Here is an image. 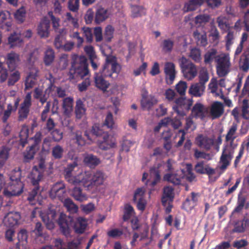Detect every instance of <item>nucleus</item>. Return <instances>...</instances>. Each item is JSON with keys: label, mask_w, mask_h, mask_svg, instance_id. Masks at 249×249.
Returning a JSON list of instances; mask_svg holds the SVG:
<instances>
[{"label": "nucleus", "mask_w": 249, "mask_h": 249, "mask_svg": "<svg viewBox=\"0 0 249 249\" xmlns=\"http://www.w3.org/2000/svg\"><path fill=\"white\" fill-rule=\"evenodd\" d=\"M121 65L118 63L117 58L112 55H107L106 62L102 69L99 72H95L94 75L95 86L105 92L109 88L110 83L106 80V77H112L113 73L117 75L121 70Z\"/></svg>", "instance_id": "1"}, {"label": "nucleus", "mask_w": 249, "mask_h": 249, "mask_svg": "<svg viewBox=\"0 0 249 249\" xmlns=\"http://www.w3.org/2000/svg\"><path fill=\"white\" fill-rule=\"evenodd\" d=\"M89 72L87 58L84 56L74 55L68 74L69 79L70 80L83 79L89 75Z\"/></svg>", "instance_id": "2"}, {"label": "nucleus", "mask_w": 249, "mask_h": 249, "mask_svg": "<svg viewBox=\"0 0 249 249\" xmlns=\"http://www.w3.org/2000/svg\"><path fill=\"white\" fill-rule=\"evenodd\" d=\"M104 125L95 124L92 126L90 132L93 136L97 138L98 146L103 150H109L111 148L116 146L115 142L109 140V135L108 132L105 131L103 128Z\"/></svg>", "instance_id": "3"}, {"label": "nucleus", "mask_w": 249, "mask_h": 249, "mask_svg": "<svg viewBox=\"0 0 249 249\" xmlns=\"http://www.w3.org/2000/svg\"><path fill=\"white\" fill-rule=\"evenodd\" d=\"M83 177L81 184L89 190L102 185L105 180L104 174L100 171H97L92 174L85 172Z\"/></svg>", "instance_id": "4"}, {"label": "nucleus", "mask_w": 249, "mask_h": 249, "mask_svg": "<svg viewBox=\"0 0 249 249\" xmlns=\"http://www.w3.org/2000/svg\"><path fill=\"white\" fill-rule=\"evenodd\" d=\"M178 63L181 72L186 79L191 80L197 75L196 66L191 60L182 56L178 59Z\"/></svg>", "instance_id": "5"}, {"label": "nucleus", "mask_w": 249, "mask_h": 249, "mask_svg": "<svg viewBox=\"0 0 249 249\" xmlns=\"http://www.w3.org/2000/svg\"><path fill=\"white\" fill-rule=\"evenodd\" d=\"M7 98L4 94L0 93V114H2V121L5 123L10 117L12 112H15L19 106L20 101L19 97L17 98L14 101V106L11 104H8L7 106L6 109L4 110Z\"/></svg>", "instance_id": "6"}, {"label": "nucleus", "mask_w": 249, "mask_h": 249, "mask_svg": "<svg viewBox=\"0 0 249 249\" xmlns=\"http://www.w3.org/2000/svg\"><path fill=\"white\" fill-rule=\"evenodd\" d=\"M216 63V70L219 77L226 76L230 71L231 66L230 58L228 54L218 55L215 60Z\"/></svg>", "instance_id": "7"}, {"label": "nucleus", "mask_w": 249, "mask_h": 249, "mask_svg": "<svg viewBox=\"0 0 249 249\" xmlns=\"http://www.w3.org/2000/svg\"><path fill=\"white\" fill-rule=\"evenodd\" d=\"M192 104L193 100L192 99H187L186 97L182 96L175 100V104L173 106L172 108L178 115L184 116L186 115V112L190 109Z\"/></svg>", "instance_id": "8"}, {"label": "nucleus", "mask_w": 249, "mask_h": 249, "mask_svg": "<svg viewBox=\"0 0 249 249\" xmlns=\"http://www.w3.org/2000/svg\"><path fill=\"white\" fill-rule=\"evenodd\" d=\"M77 166L75 162L69 164L64 169V177L66 180L70 184L73 185H81L82 178H83V173H79L77 176H74L73 172L74 169Z\"/></svg>", "instance_id": "9"}, {"label": "nucleus", "mask_w": 249, "mask_h": 249, "mask_svg": "<svg viewBox=\"0 0 249 249\" xmlns=\"http://www.w3.org/2000/svg\"><path fill=\"white\" fill-rule=\"evenodd\" d=\"M45 169V161L43 160L39 161L38 166L33 167L30 177L33 185L37 184L42 179Z\"/></svg>", "instance_id": "10"}, {"label": "nucleus", "mask_w": 249, "mask_h": 249, "mask_svg": "<svg viewBox=\"0 0 249 249\" xmlns=\"http://www.w3.org/2000/svg\"><path fill=\"white\" fill-rule=\"evenodd\" d=\"M31 99V93H28L18 109V120L19 121H23L27 118L29 114L30 108L32 106Z\"/></svg>", "instance_id": "11"}, {"label": "nucleus", "mask_w": 249, "mask_h": 249, "mask_svg": "<svg viewBox=\"0 0 249 249\" xmlns=\"http://www.w3.org/2000/svg\"><path fill=\"white\" fill-rule=\"evenodd\" d=\"M65 185L62 182H57L51 188L49 192V196L52 199L57 198L62 201L66 194Z\"/></svg>", "instance_id": "12"}, {"label": "nucleus", "mask_w": 249, "mask_h": 249, "mask_svg": "<svg viewBox=\"0 0 249 249\" xmlns=\"http://www.w3.org/2000/svg\"><path fill=\"white\" fill-rule=\"evenodd\" d=\"M9 176L12 183L11 186H17V188L19 189L18 194H21L23 192V184L20 180L21 177V170L20 168L16 167L12 170Z\"/></svg>", "instance_id": "13"}, {"label": "nucleus", "mask_w": 249, "mask_h": 249, "mask_svg": "<svg viewBox=\"0 0 249 249\" xmlns=\"http://www.w3.org/2000/svg\"><path fill=\"white\" fill-rule=\"evenodd\" d=\"M20 214L17 212H10L4 216L3 223L5 226L13 228L19 224L20 219Z\"/></svg>", "instance_id": "14"}, {"label": "nucleus", "mask_w": 249, "mask_h": 249, "mask_svg": "<svg viewBox=\"0 0 249 249\" xmlns=\"http://www.w3.org/2000/svg\"><path fill=\"white\" fill-rule=\"evenodd\" d=\"M50 21L44 17L37 26V34L41 38H47L50 35Z\"/></svg>", "instance_id": "15"}, {"label": "nucleus", "mask_w": 249, "mask_h": 249, "mask_svg": "<svg viewBox=\"0 0 249 249\" xmlns=\"http://www.w3.org/2000/svg\"><path fill=\"white\" fill-rule=\"evenodd\" d=\"M150 178L153 180L150 181L149 179L146 180L145 184L146 186L153 188L161 180L160 171L159 166H153L149 170Z\"/></svg>", "instance_id": "16"}, {"label": "nucleus", "mask_w": 249, "mask_h": 249, "mask_svg": "<svg viewBox=\"0 0 249 249\" xmlns=\"http://www.w3.org/2000/svg\"><path fill=\"white\" fill-rule=\"evenodd\" d=\"M57 223L62 234L67 237H69L70 236V223L68 221V218L66 215L61 213Z\"/></svg>", "instance_id": "17"}, {"label": "nucleus", "mask_w": 249, "mask_h": 249, "mask_svg": "<svg viewBox=\"0 0 249 249\" xmlns=\"http://www.w3.org/2000/svg\"><path fill=\"white\" fill-rule=\"evenodd\" d=\"M164 71L167 83L172 84L176 76L175 64L172 62H166L165 64Z\"/></svg>", "instance_id": "18"}, {"label": "nucleus", "mask_w": 249, "mask_h": 249, "mask_svg": "<svg viewBox=\"0 0 249 249\" xmlns=\"http://www.w3.org/2000/svg\"><path fill=\"white\" fill-rule=\"evenodd\" d=\"M5 60L9 69L14 70L17 67L20 61L19 55L12 51L7 54Z\"/></svg>", "instance_id": "19"}, {"label": "nucleus", "mask_w": 249, "mask_h": 249, "mask_svg": "<svg viewBox=\"0 0 249 249\" xmlns=\"http://www.w3.org/2000/svg\"><path fill=\"white\" fill-rule=\"evenodd\" d=\"M232 154L230 151H227L226 147L223 148L219 160V163L221 164L220 166L221 170H225L230 165L231 161L233 158Z\"/></svg>", "instance_id": "20"}, {"label": "nucleus", "mask_w": 249, "mask_h": 249, "mask_svg": "<svg viewBox=\"0 0 249 249\" xmlns=\"http://www.w3.org/2000/svg\"><path fill=\"white\" fill-rule=\"evenodd\" d=\"M208 112V108L200 103L195 104L192 109V113L195 118L203 119Z\"/></svg>", "instance_id": "21"}, {"label": "nucleus", "mask_w": 249, "mask_h": 249, "mask_svg": "<svg viewBox=\"0 0 249 249\" xmlns=\"http://www.w3.org/2000/svg\"><path fill=\"white\" fill-rule=\"evenodd\" d=\"M224 112V106L222 103L216 101L213 103L210 108V114L213 119L219 118Z\"/></svg>", "instance_id": "22"}, {"label": "nucleus", "mask_w": 249, "mask_h": 249, "mask_svg": "<svg viewBox=\"0 0 249 249\" xmlns=\"http://www.w3.org/2000/svg\"><path fill=\"white\" fill-rule=\"evenodd\" d=\"M197 145L204 148L206 150H209L214 144V140L207 136H203L202 135L198 136L196 139Z\"/></svg>", "instance_id": "23"}, {"label": "nucleus", "mask_w": 249, "mask_h": 249, "mask_svg": "<svg viewBox=\"0 0 249 249\" xmlns=\"http://www.w3.org/2000/svg\"><path fill=\"white\" fill-rule=\"evenodd\" d=\"M157 103L158 100L154 96L143 95L141 104L143 109L149 110Z\"/></svg>", "instance_id": "24"}, {"label": "nucleus", "mask_w": 249, "mask_h": 249, "mask_svg": "<svg viewBox=\"0 0 249 249\" xmlns=\"http://www.w3.org/2000/svg\"><path fill=\"white\" fill-rule=\"evenodd\" d=\"M109 15L107 9L99 7L96 10L94 21L96 24H99L107 19Z\"/></svg>", "instance_id": "25"}, {"label": "nucleus", "mask_w": 249, "mask_h": 249, "mask_svg": "<svg viewBox=\"0 0 249 249\" xmlns=\"http://www.w3.org/2000/svg\"><path fill=\"white\" fill-rule=\"evenodd\" d=\"M205 86L198 83H194L190 87L188 92L196 97H200L204 94Z\"/></svg>", "instance_id": "26"}, {"label": "nucleus", "mask_w": 249, "mask_h": 249, "mask_svg": "<svg viewBox=\"0 0 249 249\" xmlns=\"http://www.w3.org/2000/svg\"><path fill=\"white\" fill-rule=\"evenodd\" d=\"M205 2V0H189L186 2L183 8L184 12H188L196 10Z\"/></svg>", "instance_id": "27"}, {"label": "nucleus", "mask_w": 249, "mask_h": 249, "mask_svg": "<svg viewBox=\"0 0 249 249\" xmlns=\"http://www.w3.org/2000/svg\"><path fill=\"white\" fill-rule=\"evenodd\" d=\"M174 198V189L170 186H165L163 189V194L161 197V203L165 205L167 202H173Z\"/></svg>", "instance_id": "28"}, {"label": "nucleus", "mask_w": 249, "mask_h": 249, "mask_svg": "<svg viewBox=\"0 0 249 249\" xmlns=\"http://www.w3.org/2000/svg\"><path fill=\"white\" fill-rule=\"evenodd\" d=\"M83 161L87 166L92 168H95L101 163L100 159L91 154L86 155L84 157Z\"/></svg>", "instance_id": "29"}, {"label": "nucleus", "mask_w": 249, "mask_h": 249, "mask_svg": "<svg viewBox=\"0 0 249 249\" xmlns=\"http://www.w3.org/2000/svg\"><path fill=\"white\" fill-rule=\"evenodd\" d=\"M249 227V218L244 217V218L237 222L233 229V231L237 233L245 232L246 229Z\"/></svg>", "instance_id": "30"}, {"label": "nucleus", "mask_w": 249, "mask_h": 249, "mask_svg": "<svg viewBox=\"0 0 249 249\" xmlns=\"http://www.w3.org/2000/svg\"><path fill=\"white\" fill-rule=\"evenodd\" d=\"M11 148L4 145L0 147V169L2 168L6 163L9 157Z\"/></svg>", "instance_id": "31"}, {"label": "nucleus", "mask_w": 249, "mask_h": 249, "mask_svg": "<svg viewBox=\"0 0 249 249\" xmlns=\"http://www.w3.org/2000/svg\"><path fill=\"white\" fill-rule=\"evenodd\" d=\"M73 100L71 97H67L63 99L62 108L65 115L69 116L73 109Z\"/></svg>", "instance_id": "32"}, {"label": "nucleus", "mask_w": 249, "mask_h": 249, "mask_svg": "<svg viewBox=\"0 0 249 249\" xmlns=\"http://www.w3.org/2000/svg\"><path fill=\"white\" fill-rule=\"evenodd\" d=\"M237 130V124L235 123H233L230 129H229L227 134L225 137L226 142L230 141V144L231 145L233 142L234 140L236 139L237 136L235 135Z\"/></svg>", "instance_id": "33"}, {"label": "nucleus", "mask_w": 249, "mask_h": 249, "mask_svg": "<svg viewBox=\"0 0 249 249\" xmlns=\"http://www.w3.org/2000/svg\"><path fill=\"white\" fill-rule=\"evenodd\" d=\"M73 188L71 192V196L76 200L80 202L87 199L86 194L82 192V190L80 187L76 186Z\"/></svg>", "instance_id": "34"}, {"label": "nucleus", "mask_w": 249, "mask_h": 249, "mask_svg": "<svg viewBox=\"0 0 249 249\" xmlns=\"http://www.w3.org/2000/svg\"><path fill=\"white\" fill-rule=\"evenodd\" d=\"M193 36L196 40L198 45L202 47H205L208 44L206 33L204 32L203 34H200L197 30H196L193 33Z\"/></svg>", "instance_id": "35"}, {"label": "nucleus", "mask_w": 249, "mask_h": 249, "mask_svg": "<svg viewBox=\"0 0 249 249\" xmlns=\"http://www.w3.org/2000/svg\"><path fill=\"white\" fill-rule=\"evenodd\" d=\"M20 78V73L18 71L12 70L10 74H8L7 85L14 86Z\"/></svg>", "instance_id": "36"}, {"label": "nucleus", "mask_w": 249, "mask_h": 249, "mask_svg": "<svg viewBox=\"0 0 249 249\" xmlns=\"http://www.w3.org/2000/svg\"><path fill=\"white\" fill-rule=\"evenodd\" d=\"M217 51L215 49H212L209 50L204 54V62L206 64H211L213 59L215 60L217 56Z\"/></svg>", "instance_id": "37"}, {"label": "nucleus", "mask_w": 249, "mask_h": 249, "mask_svg": "<svg viewBox=\"0 0 249 249\" xmlns=\"http://www.w3.org/2000/svg\"><path fill=\"white\" fill-rule=\"evenodd\" d=\"M172 136L171 130L168 129L164 131L162 133V138L164 140L163 147L167 152L169 151L172 148V144L170 141Z\"/></svg>", "instance_id": "38"}, {"label": "nucleus", "mask_w": 249, "mask_h": 249, "mask_svg": "<svg viewBox=\"0 0 249 249\" xmlns=\"http://www.w3.org/2000/svg\"><path fill=\"white\" fill-rule=\"evenodd\" d=\"M87 226V221L83 218L79 217L74 226L75 231L77 233L82 234L85 231Z\"/></svg>", "instance_id": "39"}, {"label": "nucleus", "mask_w": 249, "mask_h": 249, "mask_svg": "<svg viewBox=\"0 0 249 249\" xmlns=\"http://www.w3.org/2000/svg\"><path fill=\"white\" fill-rule=\"evenodd\" d=\"M146 14V9L142 6H131V17L136 18Z\"/></svg>", "instance_id": "40"}, {"label": "nucleus", "mask_w": 249, "mask_h": 249, "mask_svg": "<svg viewBox=\"0 0 249 249\" xmlns=\"http://www.w3.org/2000/svg\"><path fill=\"white\" fill-rule=\"evenodd\" d=\"M8 41L11 47L20 46L22 43V40L20 38V36L16 33L11 34L9 36Z\"/></svg>", "instance_id": "41"}, {"label": "nucleus", "mask_w": 249, "mask_h": 249, "mask_svg": "<svg viewBox=\"0 0 249 249\" xmlns=\"http://www.w3.org/2000/svg\"><path fill=\"white\" fill-rule=\"evenodd\" d=\"M217 22L218 27L223 33L227 32L231 28L227 19L225 17H218L217 18Z\"/></svg>", "instance_id": "42"}, {"label": "nucleus", "mask_w": 249, "mask_h": 249, "mask_svg": "<svg viewBox=\"0 0 249 249\" xmlns=\"http://www.w3.org/2000/svg\"><path fill=\"white\" fill-rule=\"evenodd\" d=\"M75 111L76 117L77 119H81L85 113L86 108L84 107V105L81 99L76 101Z\"/></svg>", "instance_id": "43"}, {"label": "nucleus", "mask_w": 249, "mask_h": 249, "mask_svg": "<svg viewBox=\"0 0 249 249\" xmlns=\"http://www.w3.org/2000/svg\"><path fill=\"white\" fill-rule=\"evenodd\" d=\"M64 206L71 213H75L78 211L77 206L70 198H68L64 200Z\"/></svg>", "instance_id": "44"}, {"label": "nucleus", "mask_w": 249, "mask_h": 249, "mask_svg": "<svg viewBox=\"0 0 249 249\" xmlns=\"http://www.w3.org/2000/svg\"><path fill=\"white\" fill-rule=\"evenodd\" d=\"M54 52L51 48H48L45 52L44 62L46 66L50 65L54 59Z\"/></svg>", "instance_id": "45"}, {"label": "nucleus", "mask_w": 249, "mask_h": 249, "mask_svg": "<svg viewBox=\"0 0 249 249\" xmlns=\"http://www.w3.org/2000/svg\"><path fill=\"white\" fill-rule=\"evenodd\" d=\"M164 180L169 181L174 185L181 183V178L176 174H166L163 177Z\"/></svg>", "instance_id": "46"}, {"label": "nucleus", "mask_w": 249, "mask_h": 249, "mask_svg": "<svg viewBox=\"0 0 249 249\" xmlns=\"http://www.w3.org/2000/svg\"><path fill=\"white\" fill-rule=\"evenodd\" d=\"M38 150L30 146L26 149V152L24 154L23 161L25 162H28L34 158L35 153Z\"/></svg>", "instance_id": "47"}, {"label": "nucleus", "mask_w": 249, "mask_h": 249, "mask_svg": "<svg viewBox=\"0 0 249 249\" xmlns=\"http://www.w3.org/2000/svg\"><path fill=\"white\" fill-rule=\"evenodd\" d=\"M64 149L60 145H56L52 148V155L55 160H59L63 157Z\"/></svg>", "instance_id": "48"}, {"label": "nucleus", "mask_w": 249, "mask_h": 249, "mask_svg": "<svg viewBox=\"0 0 249 249\" xmlns=\"http://www.w3.org/2000/svg\"><path fill=\"white\" fill-rule=\"evenodd\" d=\"M190 57L196 63H199L201 61V54L200 49L196 48L190 50Z\"/></svg>", "instance_id": "49"}, {"label": "nucleus", "mask_w": 249, "mask_h": 249, "mask_svg": "<svg viewBox=\"0 0 249 249\" xmlns=\"http://www.w3.org/2000/svg\"><path fill=\"white\" fill-rule=\"evenodd\" d=\"M242 116L245 119H249V102L247 99H244L242 101L241 107Z\"/></svg>", "instance_id": "50"}, {"label": "nucleus", "mask_w": 249, "mask_h": 249, "mask_svg": "<svg viewBox=\"0 0 249 249\" xmlns=\"http://www.w3.org/2000/svg\"><path fill=\"white\" fill-rule=\"evenodd\" d=\"M10 14L8 11L0 12V24H5L6 26H10Z\"/></svg>", "instance_id": "51"}, {"label": "nucleus", "mask_w": 249, "mask_h": 249, "mask_svg": "<svg viewBox=\"0 0 249 249\" xmlns=\"http://www.w3.org/2000/svg\"><path fill=\"white\" fill-rule=\"evenodd\" d=\"M174 45V42L172 39L168 38L164 39L161 45L163 51L166 53H169L172 51Z\"/></svg>", "instance_id": "52"}, {"label": "nucleus", "mask_w": 249, "mask_h": 249, "mask_svg": "<svg viewBox=\"0 0 249 249\" xmlns=\"http://www.w3.org/2000/svg\"><path fill=\"white\" fill-rule=\"evenodd\" d=\"M114 32V28L110 25H107L105 29L104 33V39L107 42L111 41L113 36Z\"/></svg>", "instance_id": "53"}, {"label": "nucleus", "mask_w": 249, "mask_h": 249, "mask_svg": "<svg viewBox=\"0 0 249 249\" xmlns=\"http://www.w3.org/2000/svg\"><path fill=\"white\" fill-rule=\"evenodd\" d=\"M134 212V209L132 206L129 204H126L124 206V213L123 216V219L124 221H127L129 220Z\"/></svg>", "instance_id": "54"}, {"label": "nucleus", "mask_w": 249, "mask_h": 249, "mask_svg": "<svg viewBox=\"0 0 249 249\" xmlns=\"http://www.w3.org/2000/svg\"><path fill=\"white\" fill-rule=\"evenodd\" d=\"M8 71L4 67L3 63L0 60V83H3L7 79Z\"/></svg>", "instance_id": "55"}, {"label": "nucleus", "mask_w": 249, "mask_h": 249, "mask_svg": "<svg viewBox=\"0 0 249 249\" xmlns=\"http://www.w3.org/2000/svg\"><path fill=\"white\" fill-rule=\"evenodd\" d=\"M187 88V83L185 81H180L176 86L177 91L181 95H185Z\"/></svg>", "instance_id": "56"}, {"label": "nucleus", "mask_w": 249, "mask_h": 249, "mask_svg": "<svg viewBox=\"0 0 249 249\" xmlns=\"http://www.w3.org/2000/svg\"><path fill=\"white\" fill-rule=\"evenodd\" d=\"M25 15V10L23 7H22L16 11L15 13L14 17L17 20L22 23L24 20Z\"/></svg>", "instance_id": "57"}, {"label": "nucleus", "mask_w": 249, "mask_h": 249, "mask_svg": "<svg viewBox=\"0 0 249 249\" xmlns=\"http://www.w3.org/2000/svg\"><path fill=\"white\" fill-rule=\"evenodd\" d=\"M42 134L40 132H36L34 137L32 138L34 141V143L31 145L33 148L38 150L39 148V145L42 140Z\"/></svg>", "instance_id": "58"}, {"label": "nucleus", "mask_w": 249, "mask_h": 249, "mask_svg": "<svg viewBox=\"0 0 249 249\" xmlns=\"http://www.w3.org/2000/svg\"><path fill=\"white\" fill-rule=\"evenodd\" d=\"M227 35L225 36V39L226 41V47L227 50H228L231 45L233 43L234 40V32L231 31V30L227 31Z\"/></svg>", "instance_id": "59"}, {"label": "nucleus", "mask_w": 249, "mask_h": 249, "mask_svg": "<svg viewBox=\"0 0 249 249\" xmlns=\"http://www.w3.org/2000/svg\"><path fill=\"white\" fill-rule=\"evenodd\" d=\"M43 230L44 227L40 222H38L36 223L35 228L33 231L36 238L44 236Z\"/></svg>", "instance_id": "60"}, {"label": "nucleus", "mask_w": 249, "mask_h": 249, "mask_svg": "<svg viewBox=\"0 0 249 249\" xmlns=\"http://www.w3.org/2000/svg\"><path fill=\"white\" fill-rule=\"evenodd\" d=\"M210 17L208 14H200L195 18V22L196 24L206 23L209 21Z\"/></svg>", "instance_id": "61"}, {"label": "nucleus", "mask_w": 249, "mask_h": 249, "mask_svg": "<svg viewBox=\"0 0 249 249\" xmlns=\"http://www.w3.org/2000/svg\"><path fill=\"white\" fill-rule=\"evenodd\" d=\"M69 64L68 55L63 54L61 55L59 59V66L62 70L65 69Z\"/></svg>", "instance_id": "62"}, {"label": "nucleus", "mask_w": 249, "mask_h": 249, "mask_svg": "<svg viewBox=\"0 0 249 249\" xmlns=\"http://www.w3.org/2000/svg\"><path fill=\"white\" fill-rule=\"evenodd\" d=\"M82 29L83 32L84 36L86 38L87 41L88 42H91L93 39L91 29L89 27H84Z\"/></svg>", "instance_id": "63"}, {"label": "nucleus", "mask_w": 249, "mask_h": 249, "mask_svg": "<svg viewBox=\"0 0 249 249\" xmlns=\"http://www.w3.org/2000/svg\"><path fill=\"white\" fill-rule=\"evenodd\" d=\"M48 14L52 21L53 27L54 30L56 31L57 29H58V28L60 25V19L58 18L55 17L52 11L49 12Z\"/></svg>", "instance_id": "64"}]
</instances>
